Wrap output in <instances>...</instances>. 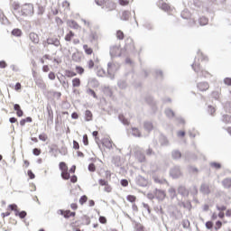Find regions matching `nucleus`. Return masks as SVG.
<instances>
[{"instance_id": "f257e3e1", "label": "nucleus", "mask_w": 231, "mask_h": 231, "mask_svg": "<svg viewBox=\"0 0 231 231\" xmlns=\"http://www.w3.org/2000/svg\"><path fill=\"white\" fill-rule=\"evenodd\" d=\"M14 17L19 21V17H28V15H33V4H24L21 6V11L14 13Z\"/></svg>"}, {"instance_id": "f03ea898", "label": "nucleus", "mask_w": 231, "mask_h": 231, "mask_svg": "<svg viewBox=\"0 0 231 231\" xmlns=\"http://www.w3.org/2000/svg\"><path fill=\"white\" fill-rule=\"evenodd\" d=\"M191 68L195 73H198V77H204V79H208V77H210V73L208 71L201 69V64L198 58H195L194 62L191 64Z\"/></svg>"}, {"instance_id": "7ed1b4c3", "label": "nucleus", "mask_w": 231, "mask_h": 231, "mask_svg": "<svg viewBox=\"0 0 231 231\" xmlns=\"http://www.w3.org/2000/svg\"><path fill=\"white\" fill-rule=\"evenodd\" d=\"M95 3L97 6H102V9L106 10V12L116 10V4L111 0H95Z\"/></svg>"}, {"instance_id": "20e7f679", "label": "nucleus", "mask_w": 231, "mask_h": 231, "mask_svg": "<svg viewBox=\"0 0 231 231\" xmlns=\"http://www.w3.org/2000/svg\"><path fill=\"white\" fill-rule=\"evenodd\" d=\"M9 209L11 211H14V215L18 216L22 219H23L27 216V213L25 211H22V212L18 211V207H17L16 204H10L9 205Z\"/></svg>"}, {"instance_id": "39448f33", "label": "nucleus", "mask_w": 231, "mask_h": 231, "mask_svg": "<svg viewBox=\"0 0 231 231\" xmlns=\"http://www.w3.org/2000/svg\"><path fill=\"white\" fill-rule=\"evenodd\" d=\"M110 57L115 59V57H122V52H120V47L114 45L110 47Z\"/></svg>"}, {"instance_id": "423d86ee", "label": "nucleus", "mask_w": 231, "mask_h": 231, "mask_svg": "<svg viewBox=\"0 0 231 231\" xmlns=\"http://www.w3.org/2000/svg\"><path fill=\"white\" fill-rule=\"evenodd\" d=\"M115 71H116V65L113 62H108L107 63V74L109 75V78L111 79V80H113V79H115V75L113 73H115Z\"/></svg>"}, {"instance_id": "0eeeda50", "label": "nucleus", "mask_w": 231, "mask_h": 231, "mask_svg": "<svg viewBox=\"0 0 231 231\" xmlns=\"http://www.w3.org/2000/svg\"><path fill=\"white\" fill-rule=\"evenodd\" d=\"M46 44L55 46L59 48L60 46V41L57 37H50L46 40Z\"/></svg>"}, {"instance_id": "6e6552de", "label": "nucleus", "mask_w": 231, "mask_h": 231, "mask_svg": "<svg viewBox=\"0 0 231 231\" xmlns=\"http://www.w3.org/2000/svg\"><path fill=\"white\" fill-rule=\"evenodd\" d=\"M153 195H155V198L159 201H163V199H166V192L162 189H155V191H153Z\"/></svg>"}, {"instance_id": "1a4fd4ad", "label": "nucleus", "mask_w": 231, "mask_h": 231, "mask_svg": "<svg viewBox=\"0 0 231 231\" xmlns=\"http://www.w3.org/2000/svg\"><path fill=\"white\" fill-rule=\"evenodd\" d=\"M159 143L161 147H169L170 145L169 139L163 134L159 135Z\"/></svg>"}, {"instance_id": "9d476101", "label": "nucleus", "mask_w": 231, "mask_h": 231, "mask_svg": "<svg viewBox=\"0 0 231 231\" xmlns=\"http://www.w3.org/2000/svg\"><path fill=\"white\" fill-rule=\"evenodd\" d=\"M59 214L63 216L64 218H69V217H76V212H71L70 210L60 209Z\"/></svg>"}, {"instance_id": "9b49d317", "label": "nucleus", "mask_w": 231, "mask_h": 231, "mask_svg": "<svg viewBox=\"0 0 231 231\" xmlns=\"http://www.w3.org/2000/svg\"><path fill=\"white\" fill-rule=\"evenodd\" d=\"M135 158L140 162V163L145 162V153L140 150L135 152Z\"/></svg>"}, {"instance_id": "f8f14e48", "label": "nucleus", "mask_w": 231, "mask_h": 231, "mask_svg": "<svg viewBox=\"0 0 231 231\" xmlns=\"http://www.w3.org/2000/svg\"><path fill=\"white\" fill-rule=\"evenodd\" d=\"M143 129L147 133H151V131H152V129H154V125H152V122H151V121H144L143 122Z\"/></svg>"}, {"instance_id": "ddd939ff", "label": "nucleus", "mask_w": 231, "mask_h": 231, "mask_svg": "<svg viewBox=\"0 0 231 231\" xmlns=\"http://www.w3.org/2000/svg\"><path fill=\"white\" fill-rule=\"evenodd\" d=\"M35 84L40 88L41 89H46V83H44V80H42V78H35Z\"/></svg>"}, {"instance_id": "4468645a", "label": "nucleus", "mask_w": 231, "mask_h": 231, "mask_svg": "<svg viewBox=\"0 0 231 231\" xmlns=\"http://www.w3.org/2000/svg\"><path fill=\"white\" fill-rule=\"evenodd\" d=\"M145 102L148 103L151 107H156V101L154 100V97H152V96H146Z\"/></svg>"}, {"instance_id": "2eb2a0df", "label": "nucleus", "mask_w": 231, "mask_h": 231, "mask_svg": "<svg viewBox=\"0 0 231 231\" xmlns=\"http://www.w3.org/2000/svg\"><path fill=\"white\" fill-rule=\"evenodd\" d=\"M29 39L33 42V44H39V34L35 32H30Z\"/></svg>"}, {"instance_id": "dca6fc26", "label": "nucleus", "mask_w": 231, "mask_h": 231, "mask_svg": "<svg viewBox=\"0 0 231 231\" xmlns=\"http://www.w3.org/2000/svg\"><path fill=\"white\" fill-rule=\"evenodd\" d=\"M72 60L74 62H80L82 60V53L79 51L72 54Z\"/></svg>"}, {"instance_id": "f3484780", "label": "nucleus", "mask_w": 231, "mask_h": 231, "mask_svg": "<svg viewBox=\"0 0 231 231\" xmlns=\"http://www.w3.org/2000/svg\"><path fill=\"white\" fill-rule=\"evenodd\" d=\"M102 144L106 149H113V141L109 140V138L103 139Z\"/></svg>"}, {"instance_id": "a211bd4d", "label": "nucleus", "mask_w": 231, "mask_h": 231, "mask_svg": "<svg viewBox=\"0 0 231 231\" xmlns=\"http://www.w3.org/2000/svg\"><path fill=\"white\" fill-rule=\"evenodd\" d=\"M47 111H48V119L47 123L48 124H53V110L51 109V106H47Z\"/></svg>"}, {"instance_id": "6ab92c4d", "label": "nucleus", "mask_w": 231, "mask_h": 231, "mask_svg": "<svg viewBox=\"0 0 231 231\" xmlns=\"http://www.w3.org/2000/svg\"><path fill=\"white\" fill-rule=\"evenodd\" d=\"M198 89L199 91H207L209 88V85L208 82H200L197 85Z\"/></svg>"}, {"instance_id": "aec40b11", "label": "nucleus", "mask_w": 231, "mask_h": 231, "mask_svg": "<svg viewBox=\"0 0 231 231\" xmlns=\"http://www.w3.org/2000/svg\"><path fill=\"white\" fill-rule=\"evenodd\" d=\"M59 167L60 171H61L60 174H68V164H66V162H60Z\"/></svg>"}, {"instance_id": "412c9836", "label": "nucleus", "mask_w": 231, "mask_h": 231, "mask_svg": "<svg viewBox=\"0 0 231 231\" xmlns=\"http://www.w3.org/2000/svg\"><path fill=\"white\" fill-rule=\"evenodd\" d=\"M67 24L68 26H69V28H72L73 30H79V23L75 22V20H68Z\"/></svg>"}, {"instance_id": "4be33fe9", "label": "nucleus", "mask_w": 231, "mask_h": 231, "mask_svg": "<svg viewBox=\"0 0 231 231\" xmlns=\"http://www.w3.org/2000/svg\"><path fill=\"white\" fill-rule=\"evenodd\" d=\"M180 17L182 19H186L187 21H189V19L190 20L191 14L190 12L188 11V9H184L181 13H180Z\"/></svg>"}, {"instance_id": "5701e85b", "label": "nucleus", "mask_w": 231, "mask_h": 231, "mask_svg": "<svg viewBox=\"0 0 231 231\" xmlns=\"http://www.w3.org/2000/svg\"><path fill=\"white\" fill-rule=\"evenodd\" d=\"M171 157L173 160H180V158H181V152L179 150H173L171 152Z\"/></svg>"}, {"instance_id": "b1692460", "label": "nucleus", "mask_w": 231, "mask_h": 231, "mask_svg": "<svg viewBox=\"0 0 231 231\" xmlns=\"http://www.w3.org/2000/svg\"><path fill=\"white\" fill-rule=\"evenodd\" d=\"M11 35H14V37H22L23 31L19 28L13 29Z\"/></svg>"}, {"instance_id": "393cba45", "label": "nucleus", "mask_w": 231, "mask_h": 231, "mask_svg": "<svg viewBox=\"0 0 231 231\" xmlns=\"http://www.w3.org/2000/svg\"><path fill=\"white\" fill-rule=\"evenodd\" d=\"M132 134L136 138H142V132L137 127H132Z\"/></svg>"}, {"instance_id": "a878e982", "label": "nucleus", "mask_w": 231, "mask_h": 231, "mask_svg": "<svg viewBox=\"0 0 231 231\" xmlns=\"http://www.w3.org/2000/svg\"><path fill=\"white\" fill-rule=\"evenodd\" d=\"M164 113L168 118H174V116H176L174 110H171V108H166Z\"/></svg>"}, {"instance_id": "bb28decb", "label": "nucleus", "mask_w": 231, "mask_h": 231, "mask_svg": "<svg viewBox=\"0 0 231 231\" xmlns=\"http://www.w3.org/2000/svg\"><path fill=\"white\" fill-rule=\"evenodd\" d=\"M85 120L86 122H91L93 120V113L90 110L85 111Z\"/></svg>"}, {"instance_id": "cd10ccee", "label": "nucleus", "mask_w": 231, "mask_h": 231, "mask_svg": "<svg viewBox=\"0 0 231 231\" xmlns=\"http://www.w3.org/2000/svg\"><path fill=\"white\" fill-rule=\"evenodd\" d=\"M118 120L121 122L123 125H129V120L124 116V115L120 114L118 116Z\"/></svg>"}, {"instance_id": "c85d7f7f", "label": "nucleus", "mask_w": 231, "mask_h": 231, "mask_svg": "<svg viewBox=\"0 0 231 231\" xmlns=\"http://www.w3.org/2000/svg\"><path fill=\"white\" fill-rule=\"evenodd\" d=\"M170 174H181V169L180 166H173L170 171Z\"/></svg>"}, {"instance_id": "c756f323", "label": "nucleus", "mask_w": 231, "mask_h": 231, "mask_svg": "<svg viewBox=\"0 0 231 231\" xmlns=\"http://www.w3.org/2000/svg\"><path fill=\"white\" fill-rule=\"evenodd\" d=\"M129 17H131V13L129 11H124L122 13L121 21H129Z\"/></svg>"}, {"instance_id": "7c9ffc66", "label": "nucleus", "mask_w": 231, "mask_h": 231, "mask_svg": "<svg viewBox=\"0 0 231 231\" xmlns=\"http://www.w3.org/2000/svg\"><path fill=\"white\" fill-rule=\"evenodd\" d=\"M199 23L200 26H207L208 24V18L202 16L199 19Z\"/></svg>"}, {"instance_id": "2f4dec72", "label": "nucleus", "mask_w": 231, "mask_h": 231, "mask_svg": "<svg viewBox=\"0 0 231 231\" xmlns=\"http://www.w3.org/2000/svg\"><path fill=\"white\" fill-rule=\"evenodd\" d=\"M75 37V33L72 31H69V33L65 36V41L67 42H71V40Z\"/></svg>"}, {"instance_id": "473e14b6", "label": "nucleus", "mask_w": 231, "mask_h": 231, "mask_svg": "<svg viewBox=\"0 0 231 231\" xmlns=\"http://www.w3.org/2000/svg\"><path fill=\"white\" fill-rule=\"evenodd\" d=\"M201 192L204 193L205 195L210 194V187L208 185L204 184L201 186Z\"/></svg>"}, {"instance_id": "72a5a7b5", "label": "nucleus", "mask_w": 231, "mask_h": 231, "mask_svg": "<svg viewBox=\"0 0 231 231\" xmlns=\"http://www.w3.org/2000/svg\"><path fill=\"white\" fill-rule=\"evenodd\" d=\"M137 183L141 187L147 186V180L145 179L142 178V176H139V178L137 180Z\"/></svg>"}, {"instance_id": "f704fd0d", "label": "nucleus", "mask_w": 231, "mask_h": 231, "mask_svg": "<svg viewBox=\"0 0 231 231\" xmlns=\"http://www.w3.org/2000/svg\"><path fill=\"white\" fill-rule=\"evenodd\" d=\"M72 88H80V79L74 78L72 79Z\"/></svg>"}, {"instance_id": "c9c22d12", "label": "nucleus", "mask_w": 231, "mask_h": 231, "mask_svg": "<svg viewBox=\"0 0 231 231\" xmlns=\"http://www.w3.org/2000/svg\"><path fill=\"white\" fill-rule=\"evenodd\" d=\"M65 77L69 79H73V77H77V72H73L72 70H65Z\"/></svg>"}, {"instance_id": "e433bc0d", "label": "nucleus", "mask_w": 231, "mask_h": 231, "mask_svg": "<svg viewBox=\"0 0 231 231\" xmlns=\"http://www.w3.org/2000/svg\"><path fill=\"white\" fill-rule=\"evenodd\" d=\"M209 165L212 169H216L217 171H218V169H221V163L217 162H212L209 163Z\"/></svg>"}, {"instance_id": "4c0bfd02", "label": "nucleus", "mask_w": 231, "mask_h": 231, "mask_svg": "<svg viewBox=\"0 0 231 231\" xmlns=\"http://www.w3.org/2000/svg\"><path fill=\"white\" fill-rule=\"evenodd\" d=\"M125 35L124 34V32H122V30H118L116 32V38L119 40V41H124Z\"/></svg>"}, {"instance_id": "58836bf2", "label": "nucleus", "mask_w": 231, "mask_h": 231, "mask_svg": "<svg viewBox=\"0 0 231 231\" xmlns=\"http://www.w3.org/2000/svg\"><path fill=\"white\" fill-rule=\"evenodd\" d=\"M222 122H224V124H230L231 123V116L224 115L222 116Z\"/></svg>"}, {"instance_id": "ea45409f", "label": "nucleus", "mask_w": 231, "mask_h": 231, "mask_svg": "<svg viewBox=\"0 0 231 231\" xmlns=\"http://www.w3.org/2000/svg\"><path fill=\"white\" fill-rule=\"evenodd\" d=\"M83 49L87 55H91L93 53V49L89 48L87 44L83 45Z\"/></svg>"}, {"instance_id": "a19ab883", "label": "nucleus", "mask_w": 231, "mask_h": 231, "mask_svg": "<svg viewBox=\"0 0 231 231\" xmlns=\"http://www.w3.org/2000/svg\"><path fill=\"white\" fill-rule=\"evenodd\" d=\"M12 6H13V10L14 11V12H13V14H17V12H19V9L21 8V5H19V3H13V5H12Z\"/></svg>"}, {"instance_id": "79ce46f5", "label": "nucleus", "mask_w": 231, "mask_h": 231, "mask_svg": "<svg viewBox=\"0 0 231 231\" xmlns=\"http://www.w3.org/2000/svg\"><path fill=\"white\" fill-rule=\"evenodd\" d=\"M223 186L226 189L231 188V179H225L223 181Z\"/></svg>"}, {"instance_id": "37998d69", "label": "nucleus", "mask_w": 231, "mask_h": 231, "mask_svg": "<svg viewBox=\"0 0 231 231\" xmlns=\"http://www.w3.org/2000/svg\"><path fill=\"white\" fill-rule=\"evenodd\" d=\"M88 95H90L91 97H93V98H98V96H97V93L95 92V90H93V88H88L87 90Z\"/></svg>"}, {"instance_id": "c03bdc74", "label": "nucleus", "mask_w": 231, "mask_h": 231, "mask_svg": "<svg viewBox=\"0 0 231 231\" xmlns=\"http://www.w3.org/2000/svg\"><path fill=\"white\" fill-rule=\"evenodd\" d=\"M117 86L120 88V89H125V88H127V84L124 80L118 81Z\"/></svg>"}, {"instance_id": "a18cd8bd", "label": "nucleus", "mask_w": 231, "mask_h": 231, "mask_svg": "<svg viewBox=\"0 0 231 231\" xmlns=\"http://www.w3.org/2000/svg\"><path fill=\"white\" fill-rule=\"evenodd\" d=\"M126 199L130 203H134L136 201V196H134V195H127Z\"/></svg>"}, {"instance_id": "49530a36", "label": "nucleus", "mask_w": 231, "mask_h": 231, "mask_svg": "<svg viewBox=\"0 0 231 231\" xmlns=\"http://www.w3.org/2000/svg\"><path fill=\"white\" fill-rule=\"evenodd\" d=\"M162 10H164V12H169L171 10V5H169L167 3L162 4Z\"/></svg>"}, {"instance_id": "de8ad7c7", "label": "nucleus", "mask_w": 231, "mask_h": 231, "mask_svg": "<svg viewBox=\"0 0 231 231\" xmlns=\"http://www.w3.org/2000/svg\"><path fill=\"white\" fill-rule=\"evenodd\" d=\"M153 180H154L156 183H160V184L167 183L166 180L162 179V178H160V177H155V179H153Z\"/></svg>"}, {"instance_id": "09e8293b", "label": "nucleus", "mask_w": 231, "mask_h": 231, "mask_svg": "<svg viewBox=\"0 0 231 231\" xmlns=\"http://www.w3.org/2000/svg\"><path fill=\"white\" fill-rule=\"evenodd\" d=\"M76 71L79 75H84V69L82 66H76Z\"/></svg>"}, {"instance_id": "8fccbe9b", "label": "nucleus", "mask_w": 231, "mask_h": 231, "mask_svg": "<svg viewBox=\"0 0 231 231\" xmlns=\"http://www.w3.org/2000/svg\"><path fill=\"white\" fill-rule=\"evenodd\" d=\"M155 75L158 79H163V71L162 69H156Z\"/></svg>"}, {"instance_id": "3c124183", "label": "nucleus", "mask_w": 231, "mask_h": 231, "mask_svg": "<svg viewBox=\"0 0 231 231\" xmlns=\"http://www.w3.org/2000/svg\"><path fill=\"white\" fill-rule=\"evenodd\" d=\"M208 113H209V115H211V116H214V115H215V113H216V108L214 107V106H208Z\"/></svg>"}, {"instance_id": "603ef678", "label": "nucleus", "mask_w": 231, "mask_h": 231, "mask_svg": "<svg viewBox=\"0 0 231 231\" xmlns=\"http://www.w3.org/2000/svg\"><path fill=\"white\" fill-rule=\"evenodd\" d=\"M45 11H46V9H44V7L42 5H40L38 7L37 14H38V15H43Z\"/></svg>"}, {"instance_id": "864d4df0", "label": "nucleus", "mask_w": 231, "mask_h": 231, "mask_svg": "<svg viewBox=\"0 0 231 231\" xmlns=\"http://www.w3.org/2000/svg\"><path fill=\"white\" fill-rule=\"evenodd\" d=\"M143 27L146 28V30H152V23H151V22H145Z\"/></svg>"}, {"instance_id": "5fc2aeb1", "label": "nucleus", "mask_w": 231, "mask_h": 231, "mask_svg": "<svg viewBox=\"0 0 231 231\" xmlns=\"http://www.w3.org/2000/svg\"><path fill=\"white\" fill-rule=\"evenodd\" d=\"M41 152H42V151H41L40 148H33V149H32V154H33L34 156H40Z\"/></svg>"}, {"instance_id": "6e6d98bb", "label": "nucleus", "mask_w": 231, "mask_h": 231, "mask_svg": "<svg viewBox=\"0 0 231 231\" xmlns=\"http://www.w3.org/2000/svg\"><path fill=\"white\" fill-rule=\"evenodd\" d=\"M98 39V35H97V32L90 33V41L91 42H94V41H97Z\"/></svg>"}, {"instance_id": "4d7b16f0", "label": "nucleus", "mask_w": 231, "mask_h": 231, "mask_svg": "<svg viewBox=\"0 0 231 231\" xmlns=\"http://www.w3.org/2000/svg\"><path fill=\"white\" fill-rule=\"evenodd\" d=\"M79 202H80V205H84V203L88 202V196L83 195L80 199L79 200Z\"/></svg>"}, {"instance_id": "13d9d810", "label": "nucleus", "mask_w": 231, "mask_h": 231, "mask_svg": "<svg viewBox=\"0 0 231 231\" xmlns=\"http://www.w3.org/2000/svg\"><path fill=\"white\" fill-rule=\"evenodd\" d=\"M39 140H41L42 142H46V140H48V135H46V134H41L39 135Z\"/></svg>"}, {"instance_id": "bf43d9fd", "label": "nucleus", "mask_w": 231, "mask_h": 231, "mask_svg": "<svg viewBox=\"0 0 231 231\" xmlns=\"http://www.w3.org/2000/svg\"><path fill=\"white\" fill-rule=\"evenodd\" d=\"M205 226H206V228H208V229L214 228V223L212 221L206 222Z\"/></svg>"}, {"instance_id": "052dcab7", "label": "nucleus", "mask_w": 231, "mask_h": 231, "mask_svg": "<svg viewBox=\"0 0 231 231\" xmlns=\"http://www.w3.org/2000/svg\"><path fill=\"white\" fill-rule=\"evenodd\" d=\"M96 170H97V167L95 166L94 163L88 164V171H89V172H95Z\"/></svg>"}, {"instance_id": "680f3d73", "label": "nucleus", "mask_w": 231, "mask_h": 231, "mask_svg": "<svg viewBox=\"0 0 231 231\" xmlns=\"http://www.w3.org/2000/svg\"><path fill=\"white\" fill-rule=\"evenodd\" d=\"M222 226H223L222 221H217L216 222V226H214V229L219 230L220 228H222Z\"/></svg>"}, {"instance_id": "e2e57ef3", "label": "nucleus", "mask_w": 231, "mask_h": 231, "mask_svg": "<svg viewBox=\"0 0 231 231\" xmlns=\"http://www.w3.org/2000/svg\"><path fill=\"white\" fill-rule=\"evenodd\" d=\"M118 3L121 6H127V5H129V0H118Z\"/></svg>"}, {"instance_id": "0e129e2a", "label": "nucleus", "mask_w": 231, "mask_h": 231, "mask_svg": "<svg viewBox=\"0 0 231 231\" xmlns=\"http://www.w3.org/2000/svg\"><path fill=\"white\" fill-rule=\"evenodd\" d=\"M198 55H199V57H200L201 60H208V58L207 56L203 55L201 51H198Z\"/></svg>"}, {"instance_id": "69168bd1", "label": "nucleus", "mask_w": 231, "mask_h": 231, "mask_svg": "<svg viewBox=\"0 0 231 231\" xmlns=\"http://www.w3.org/2000/svg\"><path fill=\"white\" fill-rule=\"evenodd\" d=\"M212 97H213V98H215V100H219V92L213 91L212 92Z\"/></svg>"}, {"instance_id": "338daca9", "label": "nucleus", "mask_w": 231, "mask_h": 231, "mask_svg": "<svg viewBox=\"0 0 231 231\" xmlns=\"http://www.w3.org/2000/svg\"><path fill=\"white\" fill-rule=\"evenodd\" d=\"M97 76H98V77H104V76H106V69H99V70L97 71Z\"/></svg>"}, {"instance_id": "774afa93", "label": "nucleus", "mask_w": 231, "mask_h": 231, "mask_svg": "<svg viewBox=\"0 0 231 231\" xmlns=\"http://www.w3.org/2000/svg\"><path fill=\"white\" fill-rule=\"evenodd\" d=\"M224 84H226V86H231V78L224 79Z\"/></svg>"}]
</instances>
